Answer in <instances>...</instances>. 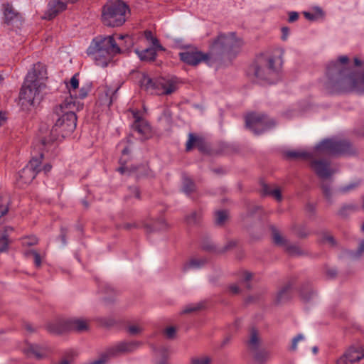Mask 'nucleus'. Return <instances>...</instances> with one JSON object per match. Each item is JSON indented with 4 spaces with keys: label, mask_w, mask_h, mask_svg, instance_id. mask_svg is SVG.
Listing matches in <instances>:
<instances>
[{
    "label": "nucleus",
    "mask_w": 364,
    "mask_h": 364,
    "mask_svg": "<svg viewBox=\"0 0 364 364\" xmlns=\"http://www.w3.org/2000/svg\"><path fill=\"white\" fill-rule=\"evenodd\" d=\"M350 59L341 55L327 66L326 89L331 93L356 92L364 93V72L350 68Z\"/></svg>",
    "instance_id": "f257e3e1"
},
{
    "label": "nucleus",
    "mask_w": 364,
    "mask_h": 364,
    "mask_svg": "<svg viewBox=\"0 0 364 364\" xmlns=\"http://www.w3.org/2000/svg\"><path fill=\"white\" fill-rule=\"evenodd\" d=\"M117 43L113 36H97L91 42L87 53L96 65L106 67L117 55L130 49L134 45L133 39L129 35L118 36Z\"/></svg>",
    "instance_id": "f03ea898"
},
{
    "label": "nucleus",
    "mask_w": 364,
    "mask_h": 364,
    "mask_svg": "<svg viewBox=\"0 0 364 364\" xmlns=\"http://www.w3.org/2000/svg\"><path fill=\"white\" fill-rule=\"evenodd\" d=\"M47 72L41 64L34 65L27 74L19 92L18 104L26 111L37 107L43 99L42 92L46 87Z\"/></svg>",
    "instance_id": "7ed1b4c3"
},
{
    "label": "nucleus",
    "mask_w": 364,
    "mask_h": 364,
    "mask_svg": "<svg viewBox=\"0 0 364 364\" xmlns=\"http://www.w3.org/2000/svg\"><path fill=\"white\" fill-rule=\"evenodd\" d=\"M82 105L79 101L71 98H66L60 105L57 111L58 114L60 115L51 131V136L47 139L43 136L41 139V146H44L50 141H54L58 134L63 137L71 134L76 127L77 117L75 112L81 109Z\"/></svg>",
    "instance_id": "20e7f679"
},
{
    "label": "nucleus",
    "mask_w": 364,
    "mask_h": 364,
    "mask_svg": "<svg viewBox=\"0 0 364 364\" xmlns=\"http://www.w3.org/2000/svg\"><path fill=\"white\" fill-rule=\"evenodd\" d=\"M243 44V40L235 33H221L211 44V55L214 60L223 55L228 58L235 57L240 52Z\"/></svg>",
    "instance_id": "39448f33"
},
{
    "label": "nucleus",
    "mask_w": 364,
    "mask_h": 364,
    "mask_svg": "<svg viewBox=\"0 0 364 364\" xmlns=\"http://www.w3.org/2000/svg\"><path fill=\"white\" fill-rule=\"evenodd\" d=\"M349 144L345 141L336 139H325L316 146L313 152L305 151H289L287 156L290 158H303L311 159L322 155H334L344 154L348 151Z\"/></svg>",
    "instance_id": "423d86ee"
},
{
    "label": "nucleus",
    "mask_w": 364,
    "mask_h": 364,
    "mask_svg": "<svg viewBox=\"0 0 364 364\" xmlns=\"http://www.w3.org/2000/svg\"><path fill=\"white\" fill-rule=\"evenodd\" d=\"M127 5L121 0H109L102 9V21L109 27L120 26L127 19Z\"/></svg>",
    "instance_id": "0eeeda50"
},
{
    "label": "nucleus",
    "mask_w": 364,
    "mask_h": 364,
    "mask_svg": "<svg viewBox=\"0 0 364 364\" xmlns=\"http://www.w3.org/2000/svg\"><path fill=\"white\" fill-rule=\"evenodd\" d=\"M140 86L151 92L158 95H168L178 89V81L176 77H160L153 81L146 74H142L139 80Z\"/></svg>",
    "instance_id": "6e6552de"
},
{
    "label": "nucleus",
    "mask_w": 364,
    "mask_h": 364,
    "mask_svg": "<svg viewBox=\"0 0 364 364\" xmlns=\"http://www.w3.org/2000/svg\"><path fill=\"white\" fill-rule=\"evenodd\" d=\"M251 69L254 75L259 80L274 83L278 79V68L274 65V59L270 55L258 56Z\"/></svg>",
    "instance_id": "1a4fd4ad"
},
{
    "label": "nucleus",
    "mask_w": 364,
    "mask_h": 364,
    "mask_svg": "<svg viewBox=\"0 0 364 364\" xmlns=\"http://www.w3.org/2000/svg\"><path fill=\"white\" fill-rule=\"evenodd\" d=\"M246 126L255 134H260L275 126V122L260 112H252L245 117Z\"/></svg>",
    "instance_id": "9d476101"
},
{
    "label": "nucleus",
    "mask_w": 364,
    "mask_h": 364,
    "mask_svg": "<svg viewBox=\"0 0 364 364\" xmlns=\"http://www.w3.org/2000/svg\"><path fill=\"white\" fill-rule=\"evenodd\" d=\"M56 328L54 324L49 326V330L56 333H61L66 331L83 332L89 329L90 322L83 318H70L60 321Z\"/></svg>",
    "instance_id": "9b49d317"
},
{
    "label": "nucleus",
    "mask_w": 364,
    "mask_h": 364,
    "mask_svg": "<svg viewBox=\"0 0 364 364\" xmlns=\"http://www.w3.org/2000/svg\"><path fill=\"white\" fill-rule=\"evenodd\" d=\"M181 60L185 63L190 65H197L201 62H206L210 64L214 60L211 55V50L209 53L205 54L198 50H191L181 52L179 53Z\"/></svg>",
    "instance_id": "f8f14e48"
},
{
    "label": "nucleus",
    "mask_w": 364,
    "mask_h": 364,
    "mask_svg": "<svg viewBox=\"0 0 364 364\" xmlns=\"http://www.w3.org/2000/svg\"><path fill=\"white\" fill-rule=\"evenodd\" d=\"M43 154H40L39 158H33L29 163L20 171L19 178L23 183H31L36 177L37 173L41 171L40 168L41 159Z\"/></svg>",
    "instance_id": "ddd939ff"
},
{
    "label": "nucleus",
    "mask_w": 364,
    "mask_h": 364,
    "mask_svg": "<svg viewBox=\"0 0 364 364\" xmlns=\"http://www.w3.org/2000/svg\"><path fill=\"white\" fill-rule=\"evenodd\" d=\"M310 166L322 180L330 178L337 171V169L331 167L328 162L314 157L311 159Z\"/></svg>",
    "instance_id": "4468645a"
},
{
    "label": "nucleus",
    "mask_w": 364,
    "mask_h": 364,
    "mask_svg": "<svg viewBox=\"0 0 364 364\" xmlns=\"http://www.w3.org/2000/svg\"><path fill=\"white\" fill-rule=\"evenodd\" d=\"M337 364H364V352L350 348L338 360Z\"/></svg>",
    "instance_id": "2eb2a0df"
},
{
    "label": "nucleus",
    "mask_w": 364,
    "mask_h": 364,
    "mask_svg": "<svg viewBox=\"0 0 364 364\" xmlns=\"http://www.w3.org/2000/svg\"><path fill=\"white\" fill-rule=\"evenodd\" d=\"M79 74L77 73L74 75L71 79L70 80L69 82L66 83V87L69 91L70 96L68 98H73V100L77 101V98H85L87 95V90L84 88L81 87L79 91H77V89L79 87V79H78Z\"/></svg>",
    "instance_id": "dca6fc26"
},
{
    "label": "nucleus",
    "mask_w": 364,
    "mask_h": 364,
    "mask_svg": "<svg viewBox=\"0 0 364 364\" xmlns=\"http://www.w3.org/2000/svg\"><path fill=\"white\" fill-rule=\"evenodd\" d=\"M68 1L62 0H52L48 4V9L46 11L43 18L51 20L57 16L60 13L67 9Z\"/></svg>",
    "instance_id": "f3484780"
},
{
    "label": "nucleus",
    "mask_w": 364,
    "mask_h": 364,
    "mask_svg": "<svg viewBox=\"0 0 364 364\" xmlns=\"http://www.w3.org/2000/svg\"><path fill=\"white\" fill-rule=\"evenodd\" d=\"M272 238L275 244L284 247L289 254L296 255L301 253V250L297 246L289 245L286 238L276 229H272Z\"/></svg>",
    "instance_id": "a211bd4d"
},
{
    "label": "nucleus",
    "mask_w": 364,
    "mask_h": 364,
    "mask_svg": "<svg viewBox=\"0 0 364 364\" xmlns=\"http://www.w3.org/2000/svg\"><path fill=\"white\" fill-rule=\"evenodd\" d=\"M135 118L133 129L136 131L142 138H148L151 135V128L146 121L140 119L136 114H134Z\"/></svg>",
    "instance_id": "6ab92c4d"
},
{
    "label": "nucleus",
    "mask_w": 364,
    "mask_h": 364,
    "mask_svg": "<svg viewBox=\"0 0 364 364\" xmlns=\"http://www.w3.org/2000/svg\"><path fill=\"white\" fill-rule=\"evenodd\" d=\"M207 263V259L204 257H194L190 259L185 262L182 267V270L184 272L193 269H199L203 267Z\"/></svg>",
    "instance_id": "aec40b11"
},
{
    "label": "nucleus",
    "mask_w": 364,
    "mask_h": 364,
    "mask_svg": "<svg viewBox=\"0 0 364 364\" xmlns=\"http://www.w3.org/2000/svg\"><path fill=\"white\" fill-rule=\"evenodd\" d=\"M135 53L137 54L141 60L151 61L155 60L156 56V48H149L144 50H136Z\"/></svg>",
    "instance_id": "412c9836"
},
{
    "label": "nucleus",
    "mask_w": 364,
    "mask_h": 364,
    "mask_svg": "<svg viewBox=\"0 0 364 364\" xmlns=\"http://www.w3.org/2000/svg\"><path fill=\"white\" fill-rule=\"evenodd\" d=\"M145 228L150 231H159L167 229L168 225L163 218H160L154 220L151 225L146 224Z\"/></svg>",
    "instance_id": "4be33fe9"
},
{
    "label": "nucleus",
    "mask_w": 364,
    "mask_h": 364,
    "mask_svg": "<svg viewBox=\"0 0 364 364\" xmlns=\"http://www.w3.org/2000/svg\"><path fill=\"white\" fill-rule=\"evenodd\" d=\"M305 18L309 21H315L320 18H322L324 16V13L322 9L319 7H314L311 12L304 11L303 12Z\"/></svg>",
    "instance_id": "5701e85b"
},
{
    "label": "nucleus",
    "mask_w": 364,
    "mask_h": 364,
    "mask_svg": "<svg viewBox=\"0 0 364 364\" xmlns=\"http://www.w3.org/2000/svg\"><path fill=\"white\" fill-rule=\"evenodd\" d=\"M271 352L266 349H262L257 351L255 355V359L259 363L267 362L271 358Z\"/></svg>",
    "instance_id": "b1692460"
},
{
    "label": "nucleus",
    "mask_w": 364,
    "mask_h": 364,
    "mask_svg": "<svg viewBox=\"0 0 364 364\" xmlns=\"http://www.w3.org/2000/svg\"><path fill=\"white\" fill-rule=\"evenodd\" d=\"M144 330V326L140 323H130L127 327V331L130 336L140 335Z\"/></svg>",
    "instance_id": "393cba45"
},
{
    "label": "nucleus",
    "mask_w": 364,
    "mask_h": 364,
    "mask_svg": "<svg viewBox=\"0 0 364 364\" xmlns=\"http://www.w3.org/2000/svg\"><path fill=\"white\" fill-rule=\"evenodd\" d=\"M4 19L6 23H10L11 21L17 16L12 6L9 4H5L4 6Z\"/></svg>",
    "instance_id": "a878e982"
},
{
    "label": "nucleus",
    "mask_w": 364,
    "mask_h": 364,
    "mask_svg": "<svg viewBox=\"0 0 364 364\" xmlns=\"http://www.w3.org/2000/svg\"><path fill=\"white\" fill-rule=\"evenodd\" d=\"M29 350L31 354L38 359L42 358L47 354L46 349L38 346H30Z\"/></svg>",
    "instance_id": "bb28decb"
},
{
    "label": "nucleus",
    "mask_w": 364,
    "mask_h": 364,
    "mask_svg": "<svg viewBox=\"0 0 364 364\" xmlns=\"http://www.w3.org/2000/svg\"><path fill=\"white\" fill-rule=\"evenodd\" d=\"M290 289L289 285H286L283 288H282L277 293L276 296V301L278 303L282 302L285 300H287L289 297V292Z\"/></svg>",
    "instance_id": "cd10ccee"
},
{
    "label": "nucleus",
    "mask_w": 364,
    "mask_h": 364,
    "mask_svg": "<svg viewBox=\"0 0 364 364\" xmlns=\"http://www.w3.org/2000/svg\"><path fill=\"white\" fill-rule=\"evenodd\" d=\"M321 187L323 191V194L324 195L326 200L329 202H331L333 193L331 189V185L328 183L323 181L321 184Z\"/></svg>",
    "instance_id": "c85d7f7f"
},
{
    "label": "nucleus",
    "mask_w": 364,
    "mask_h": 364,
    "mask_svg": "<svg viewBox=\"0 0 364 364\" xmlns=\"http://www.w3.org/2000/svg\"><path fill=\"white\" fill-rule=\"evenodd\" d=\"M200 218V215L198 213L193 211L186 217V222L189 225H196Z\"/></svg>",
    "instance_id": "c756f323"
},
{
    "label": "nucleus",
    "mask_w": 364,
    "mask_h": 364,
    "mask_svg": "<svg viewBox=\"0 0 364 364\" xmlns=\"http://www.w3.org/2000/svg\"><path fill=\"white\" fill-rule=\"evenodd\" d=\"M228 218V212L225 210H219L215 213V223L222 225Z\"/></svg>",
    "instance_id": "7c9ffc66"
},
{
    "label": "nucleus",
    "mask_w": 364,
    "mask_h": 364,
    "mask_svg": "<svg viewBox=\"0 0 364 364\" xmlns=\"http://www.w3.org/2000/svg\"><path fill=\"white\" fill-rule=\"evenodd\" d=\"M259 344V338L256 331L252 330L249 340V345L252 349H256Z\"/></svg>",
    "instance_id": "2f4dec72"
},
{
    "label": "nucleus",
    "mask_w": 364,
    "mask_h": 364,
    "mask_svg": "<svg viewBox=\"0 0 364 364\" xmlns=\"http://www.w3.org/2000/svg\"><path fill=\"white\" fill-rule=\"evenodd\" d=\"M9 243L7 234H4L0 238V254L8 251Z\"/></svg>",
    "instance_id": "473e14b6"
},
{
    "label": "nucleus",
    "mask_w": 364,
    "mask_h": 364,
    "mask_svg": "<svg viewBox=\"0 0 364 364\" xmlns=\"http://www.w3.org/2000/svg\"><path fill=\"white\" fill-rule=\"evenodd\" d=\"M199 142V138L195 136L193 134L190 133L188 134V139L186 144V151H190L193 149V146L196 145Z\"/></svg>",
    "instance_id": "72a5a7b5"
},
{
    "label": "nucleus",
    "mask_w": 364,
    "mask_h": 364,
    "mask_svg": "<svg viewBox=\"0 0 364 364\" xmlns=\"http://www.w3.org/2000/svg\"><path fill=\"white\" fill-rule=\"evenodd\" d=\"M191 364H211V359L208 356L194 357L191 360Z\"/></svg>",
    "instance_id": "f704fd0d"
},
{
    "label": "nucleus",
    "mask_w": 364,
    "mask_h": 364,
    "mask_svg": "<svg viewBox=\"0 0 364 364\" xmlns=\"http://www.w3.org/2000/svg\"><path fill=\"white\" fill-rule=\"evenodd\" d=\"M183 188L184 192L186 193H190L194 191L195 184L191 179L185 178L183 180Z\"/></svg>",
    "instance_id": "c9c22d12"
},
{
    "label": "nucleus",
    "mask_w": 364,
    "mask_h": 364,
    "mask_svg": "<svg viewBox=\"0 0 364 364\" xmlns=\"http://www.w3.org/2000/svg\"><path fill=\"white\" fill-rule=\"evenodd\" d=\"M202 305L200 304H191L184 307L182 311L183 314H188L197 311L202 309Z\"/></svg>",
    "instance_id": "e433bc0d"
},
{
    "label": "nucleus",
    "mask_w": 364,
    "mask_h": 364,
    "mask_svg": "<svg viewBox=\"0 0 364 364\" xmlns=\"http://www.w3.org/2000/svg\"><path fill=\"white\" fill-rule=\"evenodd\" d=\"M131 150L130 149H129L127 146L124 147L122 151V157L120 159V163L122 164V166H120L119 168H118V171L121 173H125V171L127 169V168L124 166V164H125L126 162V159H124L123 157L125 156V155H127L130 153Z\"/></svg>",
    "instance_id": "4c0bfd02"
},
{
    "label": "nucleus",
    "mask_w": 364,
    "mask_h": 364,
    "mask_svg": "<svg viewBox=\"0 0 364 364\" xmlns=\"http://www.w3.org/2000/svg\"><path fill=\"white\" fill-rule=\"evenodd\" d=\"M293 230L299 237H306L308 235L307 231L302 225H294Z\"/></svg>",
    "instance_id": "58836bf2"
},
{
    "label": "nucleus",
    "mask_w": 364,
    "mask_h": 364,
    "mask_svg": "<svg viewBox=\"0 0 364 364\" xmlns=\"http://www.w3.org/2000/svg\"><path fill=\"white\" fill-rule=\"evenodd\" d=\"M358 185H359L358 183L353 182L346 186H343L339 188L338 191L341 193H347L348 191H350L355 189V188H357L358 186Z\"/></svg>",
    "instance_id": "ea45409f"
},
{
    "label": "nucleus",
    "mask_w": 364,
    "mask_h": 364,
    "mask_svg": "<svg viewBox=\"0 0 364 364\" xmlns=\"http://www.w3.org/2000/svg\"><path fill=\"white\" fill-rule=\"evenodd\" d=\"M32 255L33 257L35 265L38 267H41V257L39 255L38 252H37L36 250H31L30 252H27V255Z\"/></svg>",
    "instance_id": "a19ab883"
},
{
    "label": "nucleus",
    "mask_w": 364,
    "mask_h": 364,
    "mask_svg": "<svg viewBox=\"0 0 364 364\" xmlns=\"http://www.w3.org/2000/svg\"><path fill=\"white\" fill-rule=\"evenodd\" d=\"M164 334L168 339H173L176 336V328L174 326H168L164 330Z\"/></svg>",
    "instance_id": "79ce46f5"
},
{
    "label": "nucleus",
    "mask_w": 364,
    "mask_h": 364,
    "mask_svg": "<svg viewBox=\"0 0 364 364\" xmlns=\"http://www.w3.org/2000/svg\"><path fill=\"white\" fill-rule=\"evenodd\" d=\"M322 242L327 244L330 246H334L336 245L334 237L328 234H325L322 237Z\"/></svg>",
    "instance_id": "37998d69"
},
{
    "label": "nucleus",
    "mask_w": 364,
    "mask_h": 364,
    "mask_svg": "<svg viewBox=\"0 0 364 364\" xmlns=\"http://www.w3.org/2000/svg\"><path fill=\"white\" fill-rule=\"evenodd\" d=\"M364 253V240H362L357 249V250L352 253L351 257L353 258H358Z\"/></svg>",
    "instance_id": "c03bdc74"
},
{
    "label": "nucleus",
    "mask_w": 364,
    "mask_h": 364,
    "mask_svg": "<svg viewBox=\"0 0 364 364\" xmlns=\"http://www.w3.org/2000/svg\"><path fill=\"white\" fill-rule=\"evenodd\" d=\"M304 340V336L302 334H299L292 339L290 350L294 351L297 349V343L300 341Z\"/></svg>",
    "instance_id": "a18cd8bd"
},
{
    "label": "nucleus",
    "mask_w": 364,
    "mask_h": 364,
    "mask_svg": "<svg viewBox=\"0 0 364 364\" xmlns=\"http://www.w3.org/2000/svg\"><path fill=\"white\" fill-rule=\"evenodd\" d=\"M228 292L232 295H236L240 293V289L237 284H232L228 287Z\"/></svg>",
    "instance_id": "49530a36"
},
{
    "label": "nucleus",
    "mask_w": 364,
    "mask_h": 364,
    "mask_svg": "<svg viewBox=\"0 0 364 364\" xmlns=\"http://www.w3.org/2000/svg\"><path fill=\"white\" fill-rule=\"evenodd\" d=\"M270 196L274 197L277 201H281L282 199L281 190L279 188H274Z\"/></svg>",
    "instance_id": "de8ad7c7"
},
{
    "label": "nucleus",
    "mask_w": 364,
    "mask_h": 364,
    "mask_svg": "<svg viewBox=\"0 0 364 364\" xmlns=\"http://www.w3.org/2000/svg\"><path fill=\"white\" fill-rule=\"evenodd\" d=\"M252 278V274L250 272H245L243 274V277L242 278V282L246 284V287L247 289L250 288V285L249 284L248 282L250 281Z\"/></svg>",
    "instance_id": "09e8293b"
},
{
    "label": "nucleus",
    "mask_w": 364,
    "mask_h": 364,
    "mask_svg": "<svg viewBox=\"0 0 364 364\" xmlns=\"http://www.w3.org/2000/svg\"><path fill=\"white\" fill-rule=\"evenodd\" d=\"M353 205H343L339 210H338V214L340 215H346V212L347 210H352L353 209Z\"/></svg>",
    "instance_id": "8fccbe9b"
},
{
    "label": "nucleus",
    "mask_w": 364,
    "mask_h": 364,
    "mask_svg": "<svg viewBox=\"0 0 364 364\" xmlns=\"http://www.w3.org/2000/svg\"><path fill=\"white\" fill-rule=\"evenodd\" d=\"M272 189H274V188L267 185V184H264L262 187V191L264 195H269L270 196L271 195V192L272 191Z\"/></svg>",
    "instance_id": "3c124183"
},
{
    "label": "nucleus",
    "mask_w": 364,
    "mask_h": 364,
    "mask_svg": "<svg viewBox=\"0 0 364 364\" xmlns=\"http://www.w3.org/2000/svg\"><path fill=\"white\" fill-rule=\"evenodd\" d=\"M299 18V14L295 11H291L289 13V22H294L296 21Z\"/></svg>",
    "instance_id": "603ef678"
},
{
    "label": "nucleus",
    "mask_w": 364,
    "mask_h": 364,
    "mask_svg": "<svg viewBox=\"0 0 364 364\" xmlns=\"http://www.w3.org/2000/svg\"><path fill=\"white\" fill-rule=\"evenodd\" d=\"M9 211V208L6 205H0V218L5 215Z\"/></svg>",
    "instance_id": "864d4df0"
},
{
    "label": "nucleus",
    "mask_w": 364,
    "mask_h": 364,
    "mask_svg": "<svg viewBox=\"0 0 364 364\" xmlns=\"http://www.w3.org/2000/svg\"><path fill=\"white\" fill-rule=\"evenodd\" d=\"M151 42H152V44L154 45V46L156 48H159L161 50H163V48L162 46L160 45L159 41L157 38H154V37H151Z\"/></svg>",
    "instance_id": "5fc2aeb1"
},
{
    "label": "nucleus",
    "mask_w": 364,
    "mask_h": 364,
    "mask_svg": "<svg viewBox=\"0 0 364 364\" xmlns=\"http://www.w3.org/2000/svg\"><path fill=\"white\" fill-rule=\"evenodd\" d=\"M130 191H132V193H133L134 196L136 198H137V199L140 198V193L137 188H130Z\"/></svg>",
    "instance_id": "6e6d98bb"
},
{
    "label": "nucleus",
    "mask_w": 364,
    "mask_h": 364,
    "mask_svg": "<svg viewBox=\"0 0 364 364\" xmlns=\"http://www.w3.org/2000/svg\"><path fill=\"white\" fill-rule=\"evenodd\" d=\"M282 39L286 40L287 38L288 34H289V28L287 27H283L282 29Z\"/></svg>",
    "instance_id": "4d7b16f0"
},
{
    "label": "nucleus",
    "mask_w": 364,
    "mask_h": 364,
    "mask_svg": "<svg viewBox=\"0 0 364 364\" xmlns=\"http://www.w3.org/2000/svg\"><path fill=\"white\" fill-rule=\"evenodd\" d=\"M354 65L356 67H360L362 65V62L360 61V60L359 58H354Z\"/></svg>",
    "instance_id": "13d9d810"
},
{
    "label": "nucleus",
    "mask_w": 364,
    "mask_h": 364,
    "mask_svg": "<svg viewBox=\"0 0 364 364\" xmlns=\"http://www.w3.org/2000/svg\"><path fill=\"white\" fill-rule=\"evenodd\" d=\"M5 121H6V117L2 114V112H0V127L5 122Z\"/></svg>",
    "instance_id": "bf43d9fd"
},
{
    "label": "nucleus",
    "mask_w": 364,
    "mask_h": 364,
    "mask_svg": "<svg viewBox=\"0 0 364 364\" xmlns=\"http://www.w3.org/2000/svg\"><path fill=\"white\" fill-rule=\"evenodd\" d=\"M43 171L45 173H47L48 171H50L51 169V166L50 164H46L44 166H43Z\"/></svg>",
    "instance_id": "052dcab7"
},
{
    "label": "nucleus",
    "mask_w": 364,
    "mask_h": 364,
    "mask_svg": "<svg viewBox=\"0 0 364 364\" xmlns=\"http://www.w3.org/2000/svg\"><path fill=\"white\" fill-rule=\"evenodd\" d=\"M37 242L38 241H37L36 238H33L32 240H31V242H28V244L29 245H34L37 244Z\"/></svg>",
    "instance_id": "680f3d73"
},
{
    "label": "nucleus",
    "mask_w": 364,
    "mask_h": 364,
    "mask_svg": "<svg viewBox=\"0 0 364 364\" xmlns=\"http://www.w3.org/2000/svg\"><path fill=\"white\" fill-rule=\"evenodd\" d=\"M145 35H146V38H148V39H149V38L151 39V37H153L151 32H150V31H146L145 33Z\"/></svg>",
    "instance_id": "e2e57ef3"
},
{
    "label": "nucleus",
    "mask_w": 364,
    "mask_h": 364,
    "mask_svg": "<svg viewBox=\"0 0 364 364\" xmlns=\"http://www.w3.org/2000/svg\"><path fill=\"white\" fill-rule=\"evenodd\" d=\"M328 274H330L331 277H333L334 275H336V272L335 270H329L328 272Z\"/></svg>",
    "instance_id": "0e129e2a"
},
{
    "label": "nucleus",
    "mask_w": 364,
    "mask_h": 364,
    "mask_svg": "<svg viewBox=\"0 0 364 364\" xmlns=\"http://www.w3.org/2000/svg\"><path fill=\"white\" fill-rule=\"evenodd\" d=\"M12 230H13V228L11 227H6L4 229L5 234H6V232L8 231H12Z\"/></svg>",
    "instance_id": "69168bd1"
},
{
    "label": "nucleus",
    "mask_w": 364,
    "mask_h": 364,
    "mask_svg": "<svg viewBox=\"0 0 364 364\" xmlns=\"http://www.w3.org/2000/svg\"><path fill=\"white\" fill-rule=\"evenodd\" d=\"M61 238H62V241L64 244H65V234L64 232L62 231V233H61Z\"/></svg>",
    "instance_id": "338daca9"
},
{
    "label": "nucleus",
    "mask_w": 364,
    "mask_h": 364,
    "mask_svg": "<svg viewBox=\"0 0 364 364\" xmlns=\"http://www.w3.org/2000/svg\"><path fill=\"white\" fill-rule=\"evenodd\" d=\"M312 351L314 354H316L317 352H318V348L316 346H314L313 348H312Z\"/></svg>",
    "instance_id": "774afa93"
}]
</instances>
